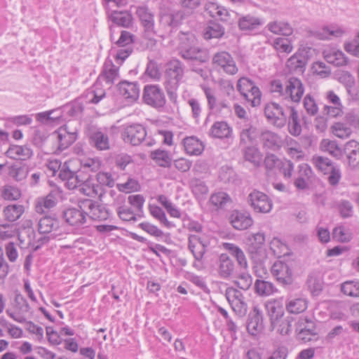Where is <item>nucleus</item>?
Returning a JSON list of instances; mask_svg holds the SVG:
<instances>
[{
    "label": "nucleus",
    "instance_id": "obj_6",
    "mask_svg": "<svg viewBox=\"0 0 359 359\" xmlns=\"http://www.w3.org/2000/svg\"><path fill=\"white\" fill-rule=\"evenodd\" d=\"M135 13L143 29L144 37L149 40L154 39L158 32L155 26L154 11L147 5H141L135 7Z\"/></svg>",
    "mask_w": 359,
    "mask_h": 359
},
{
    "label": "nucleus",
    "instance_id": "obj_30",
    "mask_svg": "<svg viewBox=\"0 0 359 359\" xmlns=\"http://www.w3.org/2000/svg\"><path fill=\"white\" fill-rule=\"evenodd\" d=\"M229 222L235 229L239 231L245 230L253 224V219L249 212L236 210L231 213Z\"/></svg>",
    "mask_w": 359,
    "mask_h": 359
},
{
    "label": "nucleus",
    "instance_id": "obj_35",
    "mask_svg": "<svg viewBox=\"0 0 359 359\" xmlns=\"http://www.w3.org/2000/svg\"><path fill=\"white\" fill-rule=\"evenodd\" d=\"M182 143L185 152L189 156H199L204 151L203 142L196 136L186 137Z\"/></svg>",
    "mask_w": 359,
    "mask_h": 359
},
{
    "label": "nucleus",
    "instance_id": "obj_51",
    "mask_svg": "<svg viewBox=\"0 0 359 359\" xmlns=\"http://www.w3.org/2000/svg\"><path fill=\"white\" fill-rule=\"evenodd\" d=\"M209 201L216 210H224L231 203L232 201L228 194L224 191H219L212 194L210 197Z\"/></svg>",
    "mask_w": 359,
    "mask_h": 359
},
{
    "label": "nucleus",
    "instance_id": "obj_8",
    "mask_svg": "<svg viewBox=\"0 0 359 359\" xmlns=\"http://www.w3.org/2000/svg\"><path fill=\"white\" fill-rule=\"evenodd\" d=\"M87 209L81 207V201L77 208H69L62 212V217L65 222L75 229L84 228L88 226Z\"/></svg>",
    "mask_w": 359,
    "mask_h": 359
},
{
    "label": "nucleus",
    "instance_id": "obj_12",
    "mask_svg": "<svg viewBox=\"0 0 359 359\" xmlns=\"http://www.w3.org/2000/svg\"><path fill=\"white\" fill-rule=\"evenodd\" d=\"M81 207L87 209L88 221H105L111 215L109 210L105 205L91 199L82 200Z\"/></svg>",
    "mask_w": 359,
    "mask_h": 359
},
{
    "label": "nucleus",
    "instance_id": "obj_63",
    "mask_svg": "<svg viewBox=\"0 0 359 359\" xmlns=\"http://www.w3.org/2000/svg\"><path fill=\"white\" fill-rule=\"evenodd\" d=\"M332 238L340 243H348L353 238L352 233L343 226L335 227L332 231Z\"/></svg>",
    "mask_w": 359,
    "mask_h": 359
},
{
    "label": "nucleus",
    "instance_id": "obj_4",
    "mask_svg": "<svg viewBox=\"0 0 359 359\" xmlns=\"http://www.w3.org/2000/svg\"><path fill=\"white\" fill-rule=\"evenodd\" d=\"M146 128L140 123H133L123 126L121 132V137L126 143H129L133 146H137L142 143L147 147H151L155 144L154 140L150 137L147 138Z\"/></svg>",
    "mask_w": 359,
    "mask_h": 359
},
{
    "label": "nucleus",
    "instance_id": "obj_22",
    "mask_svg": "<svg viewBox=\"0 0 359 359\" xmlns=\"http://www.w3.org/2000/svg\"><path fill=\"white\" fill-rule=\"evenodd\" d=\"M262 149L277 151L283 146L284 142L281 137L269 130H262L259 137Z\"/></svg>",
    "mask_w": 359,
    "mask_h": 359
},
{
    "label": "nucleus",
    "instance_id": "obj_33",
    "mask_svg": "<svg viewBox=\"0 0 359 359\" xmlns=\"http://www.w3.org/2000/svg\"><path fill=\"white\" fill-rule=\"evenodd\" d=\"M60 228V221L54 216L45 215L38 222V231L41 234L55 233Z\"/></svg>",
    "mask_w": 359,
    "mask_h": 359
},
{
    "label": "nucleus",
    "instance_id": "obj_60",
    "mask_svg": "<svg viewBox=\"0 0 359 359\" xmlns=\"http://www.w3.org/2000/svg\"><path fill=\"white\" fill-rule=\"evenodd\" d=\"M345 33V31L339 27L330 26L324 27L318 33V36L320 39H330L333 37H340Z\"/></svg>",
    "mask_w": 359,
    "mask_h": 359
},
{
    "label": "nucleus",
    "instance_id": "obj_18",
    "mask_svg": "<svg viewBox=\"0 0 359 359\" xmlns=\"http://www.w3.org/2000/svg\"><path fill=\"white\" fill-rule=\"evenodd\" d=\"M304 93L302 81L294 76L290 77L285 83V101L299 103Z\"/></svg>",
    "mask_w": 359,
    "mask_h": 359
},
{
    "label": "nucleus",
    "instance_id": "obj_29",
    "mask_svg": "<svg viewBox=\"0 0 359 359\" xmlns=\"http://www.w3.org/2000/svg\"><path fill=\"white\" fill-rule=\"evenodd\" d=\"M246 327L251 335H256L264 329L262 312L257 306L249 313Z\"/></svg>",
    "mask_w": 359,
    "mask_h": 359
},
{
    "label": "nucleus",
    "instance_id": "obj_5",
    "mask_svg": "<svg viewBox=\"0 0 359 359\" xmlns=\"http://www.w3.org/2000/svg\"><path fill=\"white\" fill-rule=\"evenodd\" d=\"M311 161L318 170L327 175V180L331 186L338 185L342 176L339 165L321 156H313Z\"/></svg>",
    "mask_w": 359,
    "mask_h": 359
},
{
    "label": "nucleus",
    "instance_id": "obj_23",
    "mask_svg": "<svg viewBox=\"0 0 359 359\" xmlns=\"http://www.w3.org/2000/svg\"><path fill=\"white\" fill-rule=\"evenodd\" d=\"M61 192L58 189L51 190L46 196L38 197L35 201V211L39 214H44L53 208L58 203Z\"/></svg>",
    "mask_w": 359,
    "mask_h": 359
},
{
    "label": "nucleus",
    "instance_id": "obj_64",
    "mask_svg": "<svg viewBox=\"0 0 359 359\" xmlns=\"http://www.w3.org/2000/svg\"><path fill=\"white\" fill-rule=\"evenodd\" d=\"M256 292L262 296H269L273 293L275 287L271 282L257 279L255 283Z\"/></svg>",
    "mask_w": 359,
    "mask_h": 359
},
{
    "label": "nucleus",
    "instance_id": "obj_52",
    "mask_svg": "<svg viewBox=\"0 0 359 359\" xmlns=\"http://www.w3.org/2000/svg\"><path fill=\"white\" fill-rule=\"evenodd\" d=\"M224 33L225 29L222 25L215 21H210L204 29L203 36L206 40L219 39L224 36Z\"/></svg>",
    "mask_w": 359,
    "mask_h": 359
},
{
    "label": "nucleus",
    "instance_id": "obj_48",
    "mask_svg": "<svg viewBox=\"0 0 359 359\" xmlns=\"http://www.w3.org/2000/svg\"><path fill=\"white\" fill-rule=\"evenodd\" d=\"M105 90L100 87V84L95 83L86 90L84 97L87 103L96 104L105 97Z\"/></svg>",
    "mask_w": 359,
    "mask_h": 359
},
{
    "label": "nucleus",
    "instance_id": "obj_32",
    "mask_svg": "<svg viewBox=\"0 0 359 359\" xmlns=\"http://www.w3.org/2000/svg\"><path fill=\"white\" fill-rule=\"evenodd\" d=\"M343 156H346L349 166L356 167L359 164V143L355 140L346 142L342 151Z\"/></svg>",
    "mask_w": 359,
    "mask_h": 359
},
{
    "label": "nucleus",
    "instance_id": "obj_28",
    "mask_svg": "<svg viewBox=\"0 0 359 359\" xmlns=\"http://www.w3.org/2000/svg\"><path fill=\"white\" fill-rule=\"evenodd\" d=\"M119 94L129 102H135L140 97V85L137 81H122L117 85Z\"/></svg>",
    "mask_w": 359,
    "mask_h": 359
},
{
    "label": "nucleus",
    "instance_id": "obj_42",
    "mask_svg": "<svg viewBox=\"0 0 359 359\" xmlns=\"http://www.w3.org/2000/svg\"><path fill=\"white\" fill-rule=\"evenodd\" d=\"M100 77L109 85L114 83L119 77L118 67L114 65L111 60H106Z\"/></svg>",
    "mask_w": 359,
    "mask_h": 359
},
{
    "label": "nucleus",
    "instance_id": "obj_55",
    "mask_svg": "<svg viewBox=\"0 0 359 359\" xmlns=\"http://www.w3.org/2000/svg\"><path fill=\"white\" fill-rule=\"evenodd\" d=\"M320 148L323 151L327 152L337 159L342 158V151L334 140L323 139L320 142Z\"/></svg>",
    "mask_w": 359,
    "mask_h": 359
},
{
    "label": "nucleus",
    "instance_id": "obj_36",
    "mask_svg": "<svg viewBox=\"0 0 359 359\" xmlns=\"http://www.w3.org/2000/svg\"><path fill=\"white\" fill-rule=\"evenodd\" d=\"M89 143L99 151L108 150L110 148L108 135L101 130H95L90 134Z\"/></svg>",
    "mask_w": 359,
    "mask_h": 359
},
{
    "label": "nucleus",
    "instance_id": "obj_40",
    "mask_svg": "<svg viewBox=\"0 0 359 359\" xmlns=\"http://www.w3.org/2000/svg\"><path fill=\"white\" fill-rule=\"evenodd\" d=\"M298 168L299 175L294 180V184L297 189L304 190L309 187V181L312 176V170L306 163L300 164Z\"/></svg>",
    "mask_w": 359,
    "mask_h": 359
},
{
    "label": "nucleus",
    "instance_id": "obj_58",
    "mask_svg": "<svg viewBox=\"0 0 359 359\" xmlns=\"http://www.w3.org/2000/svg\"><path fill=\"white\" fill-rule=\"evenodd\" d=\"M151 158L161 167L170 168L172 158L167 151L156 149L151 153Z\"/></svg>",
    "mask_w": 359,
    "mask_h": 359
},
{
    "label": "nucleus",
    "instance_id": "obj_54",
    "mask_svg": "<svg viewBox=\"0 0 359 359\" xmlns=\"http://www.w3.org/2000/svg\"><path fill=\"white\" fill-rule=\"evenodd\" d=\"M308 307V302L305 298H293L287 299L285 304L286 310L294 314L304 312Z\"/></svg>",
    "mask_w": 359,
    "mask_h": 359
},
{
    "label": "nucleus",
    "instance_id": "obj_10",
    "mask_svg": "<svg viewBox=\"0 0 359 359\" xmlns=\"http://www.w3.org/2000/svg\"><path fill=\"white\" fill-rule=\"evenodd\" d=\"M143 102L154 108L164 107L166 99L163 90L158 85L147 84L144 87Z\"/></svg>",
    "mask_w": 359,
    "mask_h": 359
},
{
    "label": "nucleus",
    "instance_id": "obj_2",
    "mask_svg": "<svg viewBox=\"0 0 359 359\" xmlns=\"http://www.w3.org/2000/svg\"><path fill=\"white\" fill-rule=\"evenodd\" d=\"M223 248L233 257L237 262L239 272L234 277V284L240 289L247 290L252 283V278L248 273V263L243 250L237 245L231 243H223Z\"/></svg>",
    "mask_w": 359,
    "mask_h": 359
},
{
    "label": "nucleus",
    "instance_id": "obj_3",
    "mask_svg": "<svg viewBox=\"0 0 359 359\" xmlns=\"http://www.w3.org/2000/svg\"><path fill=\"white\" fill-rule=\"evenodd\" d=\"M184 64L177 59L172 60L167 64L163 85L172 102H177V90L184 77Z\"/></svg>",
    "mask_w": 359,
    "mask_h": 359
},
{
    "label": "nucleus",
    "instance_id": "obj_56",
    "mask_svg": "<svg viewBox=\"0 0 359 359\" xmlns=\"http://www.w3.org/2000/svg\"><path fill=\"white\" fill-rule=\"evenodd\" d=\"M192 194L197 199H202L208 194L209 189L205 182L198 178H193L189 182Z\"/></svg>",
    "mask_w": 359,
    "mask_h": 359
},
{
    "label": "nucleus",
    "instance_id": "obj_41",
    "mask_svg": "<svg viewBox=\"0 0 359 359\" xmlns=\"http://www.w3.org/2000/svg\"><path fill=\"white\" fill-rule=\"evenodd\" d=\"M58 177L61 180L65 182V186L68 189L73 190L79 187L76 182V172L69 169L67 163L62 166L60 165Z\"/></svg>",
    "mask_w": 359,
    "mask_h": 359
},
{
    "label": "nucleus",
    "instance_id": "obj_62",
    "mask_svg": "<svg viewBox=\"0 0 359 359\" xmlns=\"http://www.w3.org/2000/svg\"><path fill=\"white\" fill-rule=\"evenodd\" d=\"M79 191L88 196L93 197L97 195L102 196L101 188L100 185H96L89 180V177H87V180L80 187Z\"/></svg>",
    "mask_w": 359,
    "mask_h": 359
},
{
    "label": "nucleus",
    "instance_id": "obj_50",
    "mask_svg": "<svg viewBox=\"0 0 359 359\" xmlns=\"http://www.w3.org/2000/svg\"><path fill=\"white\" fill-rule=\"evenodd\" d=\"M8 174L16 181L26 178L28 174V167L22 162H15L8 167Z\"/></svg>",
    "mask_w": 359,
    "mask_h": 359
},
{
    "label": "nucleus",
    "instance_id": "obj_16",
    "mask_svg": "<svg viewBox=\"0 0 359 359\" xmlns=\"http://www.w3.org/2000/svg\"><path fill=\"white\" fill-rule=\"evenodd\" d=\"M271 272L278 283L283 286L293 283V271L288 263L276 261L271 266Z\"/></svg>",
    "mask_w": 359,
    "mask_h": 359
},
{
    "label": "nucleus",
    "instance_id": "obj_25",
    "mask_svg": "<svg viewBox=\"0 0 359 359\" xmlns=\"http://www.w3.org/2000/svg\"><path fill=\"white\" fill-rule=\"evenodd\" d=\"M209 243L198 235H190L188 238V248L197 262H201L207 250Z\"/></svg>",
    "mask_w": 359,
    "mask_h": 359
},
{
    "label": "nucleus",
    "instance_id": "obj_19",
    "mask_svg": "<svg viewBox=\"0 0 359 359\" xmlns=\"http://www.w3.org/2000/svg\"><path fill=\"white\" fill-rule=\"evenodd\" d=\"M183 16L179 11L161 13L159 16L158 32L169 34L176 29L182 23Z\"/></svg>",
    "mask_w": 359,
    "mask_h": 359
},
{
    "label": "nucleus",
    "instance_id": "obj_17",
    "mask_svg": "<svg viewBox=\"0 0 359 359\" xmlns=\"http://www.w3.org/2000/svg\"><path fill=\"white\" fill-rule=\"evenodd\" d=\"M212 65L229 75H234L238 71L234 59L226 51L215 53L212 57Z\"/></svg>",
    "mask_w": 359,
    "mask_h": 359
},
{
    "label": "nucleus",
    "instance_id": "obj_61",
    "mask_svg": "<svg viewBox=\"0 0 359 359\" xmlns=\"http://www.w3.org/2000/svg\"><path fill=\"white\" fill-rule=\"evenodd\" d=\"M157 201L160 203L166 210L170 217L175 218H180L182 213L180 210L174 205L168 198L164 195L158 196Z\"/></svg>",
    "mask_w": 359,
    "mask_h": 359
},
{
    "label": "nucleus",
    "instance_id": "obj_53",
    "mask_svg": "<svg viewBox=\"0 0 359 359\" xmlns=\"http://www.w3.org/2000/svg\"><path fill=\"white\" fill-rule=\"evenodd\" d=\"M306 285L313 294L318 295L322 291L323 286L320 273L317 271L309 273L306 280Z\"/></svg>",
    "mask_w": 359,
    "mask_h": 359
},
{
    "label": "nucleus",
    "instance_id": "obj_45",
    "mask_svg": "<svg viewBox=\"0 0 359 359\" xmlns=\"http://www.w3.org/2000/svg\"><path fill=\"white\" fill-rule=\"evenodd\" d=\"M207 11H208V13L212 18L224 22L231 23V14H233V12L231 13L224 7L219 6L217 4H211L208 6Z\"/></svg>",
    "mask_w": 359,
    "mask_h": 359
},
{
    "label": "nucleus",
    "instance_id": "obj_44",
    "mask_svg": "<svg viewBox=\"0 0 359 359\" xmlns=\"http://www.w3.org/2000/svg\"><path fill=\"white\" fill-rule=\"evenodd\" d=\"M266 28L271 33L277 35L289 36L293 33V28L290 24L285 21H273L267 24Z\"/></svg>",
    "mask_w": 359,
    "mask_h": 359
},
{
    "label": "nucleus",
    "instance_id": "obj_14",
    "mask_svg": "<svg viewBox=\"0 0 359 359\" xmlns=\"http://www.w3.org/2000/svg\"><path fill=\"white\" fill-rule=\"evenodd\" d=\"M225 296L234 313L239 318L244 317L248 311V305L243 294L234 287H228Z\"/></svg>",
    "mask_w": 359,
    "mask_h": 359
},
{
    "label": "nucleus",
    "instance_id": "obj_9",
    "mask_svg": "<svg viewBox=\"0 0 359 359\" xmlns=\"http://www.w3.org/2000/svg\"><path fill=\"white\" fill-rule=\"evenodd\" d=\"M264 114L267 122L276 128H282L287 123V115L283 107L276 102L266 103L264 108Z\"/></svg>",
    "mask_w": 359,
    "mask_h": 359
},
{
    "label": "nucleus",
    "instance_id": "obj_15",
    "mask_svg": "<svg viewBox=\"0 0 359 359\" xmlns=\"http://www.w3.org/2000/svg\"><path fill=\"white\" fill-rule=\"evenodd\" d=\"M53 136L58 143V149L63 151L71 146L77 139L78 130L71 128V124L67 123L60 127L54 133Z\"/></svg>",
    "mask_w": 359,
    "mask_h": 359
},
{
    "label": "nucleus",
    "instance_id": "obj_27",
    "mask_svg": "<svg viewBox=\"0 0 359 359\" xmlns=\"http://www.w3.org/2000/svg\"><path fill=\"white\" fill-rule=\"evenodd\" d=\"M202 89L207 100L208 107L210 112L222 113L224 109L229 110V102L225 100L218 101L213 89L208 86H203Z\"/></svg>",
    "mask_w": 359,
    "mask_h": 359
},
{
    "label": "nucleus",
    "instance_id": "obj_24",
    "mask_svg": "<svg viewBox=\"0 0 359 359\" xmlns=\"http://www.w3.org/2000/svg\"><path fill=\"white\" fill-rule=\"evenodd\" d=\"M324 97L328 104H325L323 113L331 117H337L342 114V104L339 97L333 91L327 90L324 94Z\"/></svg>",
    "mask_w": 359,
    "mask_h": 359
},
{
    "label": "nucleus",
    "instance_id": "obj_43",
    "mask_svg": "<svg viewBox=\"0 0 359 359\" xmlns=\"http://www.w3.org/2000/svg\"><path fill=\"white\" fill-rule=\"evenodd\" d=\"M325 60L336 67L345 66L348 63V57L339 50L331 49L323 52Z\"/></svg>",
    "mask_w": 359,
    "mask_h": 359
},
{
    "label": "nucleus",
    "instance_id": "obj_37",
    "mask_svg": "<svg viewBox=\"0 0 359 359\" xmlns=\"http://www.w3.org/2000/svg\"><path fill=\"white\" fill-rule=\"evenodd\" d=\"M7 157L13 159L26 160L33 156L32 149L27 145L11 144L6 151Z\"/></svg>",
    "mask_w": 359,
    "mask_h": 359
},
{
    "label": "nucleus",
    "instance_id": "obj_46",
    "mask_svg": "<svg viewBox=\"0 0 359 359\" xmlns=\"http://www.w3.org/2000/svg\"><path fill=\"white\" fill-rule=\"evenodd\" d=\"M287 110L290 112L287 123L290 133L293 136H298L302 133V126L297 110L294 107H289Z\"/></svg>",
    "mask_w": 359,
    "mask_h": 359
},
{
    "label": "nucleus",
    "instance_id": "obj_7",
    "mask_svg": "<svg viewBox=\"0 0 359 359\" xmlns=\"http://www.w3.org/2000/svg\"><path fill=\"white\" fill-rule=\"evenodd\" d=\"M236 129L239 137V147L253 144L257 142L261 132L252 119H243L237 121Z\"/></svg>",
    "mask_w": 359,
    "mask_h": 359
},
{
    "label": "nucleus",
    "instance_id": "obj_31",
    "mask_svg": "<svg viewBox=\"0 0 359 359\" xmlns=\"http://www.w3.org/2000/svg\"><path fill=\"white\" fill-rule=\"evenodd\" d=\"M240 147L245 161L255 168H259L262 165L263 154L256 145L248 144Z\"/></svg>",
    "mask_w": 359,
    "mask_h": 359
},
{
    "label": "nucleus",
    "instance_id": "obj_13",
    "mask_svg": "<svg viewBox=\"0 0 359 359\" xmlns=\"http://www.w3.org/2000/svg\"><path fill=\"white\" fill-rule=\"evenodd\" d=\"M248 205L257 212L268 213L273 207L271 198L264 193L253 190L248 196Z\"/></svg>",
    "mask_w": 359,
    "mask_h": 359
},
{
    "label": "nucleus",
    "instance_id": "obj_20",
    "mask_svg": "<svg viewBox=\"0 0 359 359\" xmlns=\"http://www.w3.org/2000/svg\"><path fill=\"white\" fill-rule=\"evenodd\" d=\"M216 271L218 276L223 279L233 277L236 271V264L227 253L220 254L215 262Z\"/></svg>",
    "mask_w": 359,
    "mask_h": 359
},
{
    "label": "nucleus",
    "instance_id": "obj_34",
    "mask_svg": "<svg viewBox=\"0 0 359 359\" xmlns=\"http://www.w3.org/2000/svg\"><path fill=\"white\" fill-rule=\"evenodd\" d=\"M113 24L125 28H130L133 25V17L128 11H113L109 15Z\"/></svg>",
    "mask_w": 359,
    "mask_h": 359
},
{
    "label": "nucleus",
    "instance_id": "obj_49",
    "mask_svg": "<svg viewBox=\"0 0 359 359\" xmlns=\"http://www.w3.org/2000/svg\"><path fill=\"white\" fill-rule=\"evenodd\" d=\"M3 212L6 221L14 222L25 212V207L21 204H11L4 208Z\"/></svg>",
    "mask_w": 359,
    "mask_h": 359
},
{
    "label": "nucleus",
    "instance_id": "obj_21",
    "mask_svg": "<svg viewBox=\"0 0 359 359\" xmlns=\"http://www.w3.org/2000/svg\"><path fill=\"white\" fill-rule=\"evenodd\" d=\"M135 36L128 31H122L116 44L119 47L116 52V58L124 61L133 52L132 44Z\"/></svg>",
    "mask_w": 359,
    "mask_h": 359
},
{
    "label": "nucleus",
    "instance_id": "obj_47",
    "mask_svg": "<svg viewBox=\"0 0 359 359\" xmlns=\"http://www.w3.org/2000/svg\"><path fill=\"white\" fill-rule=\"evenodd\" d=\"M56 111L60 113L57 116V117H59V119L63 118L65 114L69 116L74 117L83 112V107L79 102H73L57 108Z\"/></svg>",
    "mask_w": 359,
    "mask_h": 359
},
{
    "label": "nucleus",
    "instance_id": "obj_59",
    "mask_svg": "<svg viewBox=\"0 0 359 359\" xmlns=\"http://www.w3.org/2000/svg\"><path fill=\"white\" fill-rule=\"evenodd\" d=\"M305 330H300V332L296 334L297 339L303 342L306 343L311 341L317 336L316 326L314 322H309Z\"/></svg>",
    "mask_w": 359,
    "mask_h": 359
},
{
    "label": "nucleus",
    "instance_id": "obj_11",
    "mask_svg": "<svg viewBox=\"0 0 359 359\" xmlns=\"http://www.w3.org/2000/svg\"><path fill=\"white\" fill-rule=\"evenodd\" d=\"M250 243L248 246L247 252L252 262L260 263L266 258V250L264 248L265 236L263 233L258 232L252 235L249 238Z\"/></svg>",
    "mask_w": 359,
    "mask_h": 359
},
{
    "label": "nucleus",
    "instance_id": "obj_57",
    "mask_svg": "<svg viewBox=\"0 0 359 359\" xmlns=\"http://www.w3.org/2000/svg\"><path fill=\"white\" fill-rule=\"evenodd\" d=\"M306 65V59L305 56L297 53L291 56L287 62V66L289 67L290 70L298 73L304 72Z\"/></svg>",
    "mask_w": 359,
    "mask_h": 359
},
{
    "label": "nucleus",
    "instance_id": "obj_39",
    "mask_svg": "<svg viewBox=\"0 0 359 359\" xmlns=\"http://www.w3.org/2000/svg\"><path fill=\"white\" fill-rule=\"evenodd\" d=\"M232 128L226 121H216L211 126L209 135L213 138H229L232 135Z\"/></svg>",
    "mask_w": 359,
    "mask_h": 359
},
{
    "label": "nucleus",
    "instance_id": "obj_1",
    "mask_svg": "<svg viewBox=\"0 0 359 359\" xmlns=\"http://www.w3.org/2000/svg\"><path fill=\"white\" fill-rule=\"evenodd\" d=\"M195 42L196 39L194 35H185L181 39L178 48L179 55L187 62L193 72L202 76L204 70L195 67V65L208 62L209 55L206 49L196 46Z\"/></svg>",
    "mask_w": 359,
    "mask_h": 359
},
{
    "label": "nucleus",
    "instance_id": "obj_38",
    "mask_svg": "<svg viewBox=\"0 0 359 359\" xmlns=\"http://www.w3.org/2000/svg\"><path fill=\"white\" fill-rule=\"evenodd\" d=\"M265 308L270 318L272 330H274L279 323V320L283 316L284 311L283 307L280 305L279 302L273 301L267 302L265 304Z\"/></svg>",
    "mask_w": 359,
    "mask_h": 359
},
{
    "label": "nucleus",
    "instance_id": "obj_26",
    "mask_svg": "<svg viewBox=\"0 0 359 359\" xmlns=\"http://www.w3.org/2000/svg\"><path fill=\"white\" fill-rule=\"evenodd\" d=\"M264 23L262 18L251 14L240 15L237 21L238 29L247 34L259 29Z\"/></svg>",
    "mask_w": 359,
    "mask_h": 359
}]
</instances>
